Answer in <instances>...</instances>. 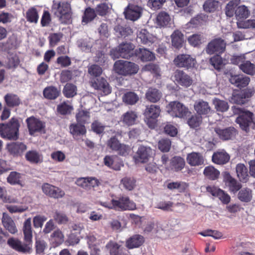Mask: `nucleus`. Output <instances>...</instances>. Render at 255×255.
Wrapping results in <instances>:
<instances>
[{
  "mask_svg": "<svg viewBox=\"0 0 255 255\" xmlns=\"http://www.w3.org/2000/svg\"><path fill=\"white\" fill-rule=\"evenodd\" d=\"M152 153V149L148 146L140 145L133 156L135 163L147 162Z\"/></svg>",
  "mask_w": 255,
  "mask_h": 255,
  "instance_id": "f3484780",
  "label": "nucleus"
},
{
  "mask_svg": "<svg viewBox=\"0 0 255 255\" xmlns=\"http://www.w3.org/2000/svg\"><path fill=\"white\" fill-rule=\"evenodd\" d=\"M77 71L75 70H63L60 74V81L62 83H66L73 79L74 73Z\"/></svg>",
  "mask_w": 255,
  "mask_h": 255,
  "instance_id": "e2e57ef3",
  "label": "nucleus"
},
{
  "mask_svg": "<svg viewBox=\"0 0 255 255\" xmlns=\"http://www.w3.org/2000/svg\"><path fill=\"white\" fill-rule=\"evenodd\" d=\"M207 18L208 16L205 14H198L190 20V23L193 27H197L205 23Z\"/></svg>",
  "mask_w": 255,
  "mask_h": 255,
  "instance_id": "4d7b16f0",
  "label": "nucleus"
},
{
  "mask_svg": "<svg viewBox=\"0 0 255 255\" xmlns=\"http://www.w3.org/2000/svg\"><path fill=\"white\" fill-rule=\"evenodd\" d=\"M250 14V12L248 7L244 5L238 6L235 12L236 18L238 20L247 18Z\"/></svg>",
  "mask_w": 255,
  "mask_h": 255,
  "instance_id": "c03bdc74",
  "label": "nucleus"
},
{
  "mask_svg": "<svg viewBox=\"0 0 255 255\" xmlns=\"http://www.w3.org/2000/svg\"><path fill=\"white\" fill-rule=\"evenodd\" d=\"M160 113V109L158 106L151 105L146 107L144 114L146 118L145 122L149 128H155Z\"/></svg>",
  "mask_w": 255,
  "mask_h": 255,
  "instance_id": "6e6552de",
  "label": "nucleus"
},
{
  "mask_svg": "<svg viewBox=\"0 0 255 255\" xmlns=\"http://www.w3.org/2000/svg\"><path fill=\"white\" fill-rule=\"evenodd\" d=\"M214 131L219 138L223 141L232 140L235 138L238 134V130L232 126L223 128L217 127L215 128Z\"/></svg>",
  "mask_w": 255,
  "mask_h": 255,
  "instance_id": "4468645a",
  "label": "nucleus"
},
{
  "mask_svg": "<svg viewBox=\"0 0 255 255\" xmlns=\"http://www.w3.org/2000/svg\"><path fill=\"white\" fill-rule=\"evenodd\" d=\"M222 175L223 181L229 187L231 192L235 193L241 189L242 185L233 178L229 172H223Z\"/></svg>",
  "mask_w": 255,
  "mask_h": 255,
  "instance_id": "aec40b11",
  "label": "nucleus"
},
{
  "mask_svg": "<svg viewBox=\"0 0 255 255\" xmlns=\"http://www.w3.org/2000/svg\"><path fill=\"white\" fill-rule=\"evenodd\" d=\"M121 183L126 189L131 191L135 186L136 180L133 177H125L121 180Z\"/></svg>",
  "mask_w": 255,
  "mask_h": 255,
  "instance_id": "052dcab7",
  "label": "nucleus"
},
{
  "mask_svg": "<svg viewBox=\"0 0 255 255\" xmlns=\"http://www.w3.org/2000/svg\"><path fill=\"white\" fill-rule=\"evenodd\" d=\"M60 90L54 86H47L43 91L44 97L49 100L56 99L60 96Z\"/></svg>",
  "mask_w": 255,
  "mask_h": 255,
  "instance_id": "cd10ccee",
  "label": "nucleus"
},
{
  "mask_svg": "<svg viewBox=\"0 0 255 255\" xmlns=\"http://www.w3.org/2000/svg\"><path fill=\"white\" fill-rule=\"evenodd\" d=\"M137 39L143 44H149L154 42V37L147 30L141 29L137 34Z\"/></svg>",
  "mask_w": 255,
  "mask_h": 255,
  "instance_id": "f704fd0d",
  "label": "nucleus"
},
{
  "mask_svg": "<svg viewBox=\"0 0 255 255\" xmlns=\"http://www.w3.org/2000/svg\"><path fill=\"white\" fill-rule=\"evenodd\" d=\"M210 64L217 70H220L223 65V59L220 54H217L210 59Z\"/></svg>",
  "mask_w": 255,
  "mask_h": 255,
  "instance_id": "69168bd1",
  "label": "nucleus"
},
{
  "mask_svg": "<svg viewBox=\"0 0 255 255\" xmlns=\"http://www.w3.org/2000/svg\"><path fill=\"white\" fill-rule=\"evenodd\" d=\"M238 198L242 202H250L253 198L252 190L248 188L241 189L238 193Z\"/></svg>",
  "mask_w": 255,
  "mask_h": 255,
  "instance_id": "79ce46f5",
  "label": "nucleus"
},
{
  "mask_svg": "<svg viewBox=\"0 0 255 255\" xmlns=\"http://www.w3.org/2000/svg\"><path fill=\"white\" fill-rule=\"evenodd\" d=\"M73 108L72 106L68 105L64 102L57 107V112L58 114L62 116H66L71 114Z\"/></svg>",
  "mask_w": 255,
  "mask_h": 255,
  "instance_id": "3c124183",
  "label": "nucleus"
},
{
  "mask_svg": "<svg viewBox=\"0 0 255 255\" xmlns=\"http://www.w3.org/2000/svg\"><path fill=\"white\" fill-rule=\"evenodd\" d=\"M135 56L137 57L142 62L151 61L155 59L154 54L146 48H139L134 52Z\"/></svg>",
  "mask_w": 255,
  "mask_h": 255,
  "instance_id": "412c9836",
  "label": "nucleus"
},
{
  "mask_svg": "<svg viewBox=\"0 0 255 255\" xmlns=\"http://www.w3.org/2000/svg\"><path fill=\"white\" fill-rule=\"evenodd\" d=\"M4 100L6 106L9 108L18 106L21 101L17 95L12 93H8L4 97Z\"/></svg>",
  "mask_w": 255,
  "mask_h": 255,
  "instance_id": "ea45409f",
  "label": "nucleus"
},
{
  "mask_svg": "<svg viewBox=\"0 0 255 255\" xmlns=\"http://www.w3.org/2000/svg\"><path fill=\"white\" fill-rule=\"evenodd\" d=\"M25 18L28 22L36 24L39 19L37 9L34 7L29 8L26 12Z\"/></svg>",
  "mask_w": 255,
  "mask_h": 255,
  "instance_id": "37998d69",
  "label": "nucleus"
},
{
  "mask_svg": "<svg viewBox=\"0 0 255 255\" xmlns=\"http://www.w3.org/2000/svg\"><path fill=\"white\" fill-rule=\"evenodd\" d=\"M97 15L100 16H106L110 11V7L106 2H102L97 4L95 8Z\"/></svg>",
  "mask_w": 255,
  "mask_h": 255,
  "instance_id": "5fc2aeb1",
  "label": "nucleus"
},
{
  "mask_svg": "<svg viewBox=\"0 0 255 255\" xmlns=\"http://www.w3.org/2000/svg\"><path fill=\"white\" fill-rule=\"evenodd\" d=\"M236 172L241 182L246 183L248 181L249 177L248 170L244 164L239 163L237 165Z\"/></svg>",
  "mask_w": 255,
  "mask_h": 255,
  "instance_id": "58836bf2",
  "label": "nucleus"
},
{
  "mask_svg": "<svg viewBox=\"0 0 255 255\" xmlns=\"http://www.w3.org/2000/svg\"><path fill=\"white\" fill-rule=\"evenodd\" d=\"M219 2L215 0H207L203 4L204 10L208 12L215 11L218 7Z\"/></svg>",
  "mask_w": 255,
  "mask_h": 255,
  "instance_id": "680f3d73",
  "label": "nucleus"
},
{
  "mask_svg": "<svg viewBox=\"0 0 255 255\" xmlns=\"http://www.w3.org/2000/svg\"><path fill=\"white\" fill-rule=\"evenodd\" d=\"M137 115L133 111H128L123 115V121L128 126H131L135 124Z\"/></svg>",
  "mask_w": 255,
  "mask_h": 255,
  "instance_id": "6e6d98bb",
  "label": "nucleus"
},
{
  "mask_svg": "<svg viewBox=\"0 0 255 255\" xmlns=\"http://www.w3.org/2000/svg\"><path fill=\"white\" fill-rule=\"evenodd\" d=\"M2 223L4 227L10 233L14 234L17 232L16 227L13 220L5 213L3 214Z\"/></svg>",
  "mask_w": 255,
  "mask_h": 255,
  "instance_id": "2f4dec72",
  "label": "nucleus"
},
{
  "mask_svg": "<svg viewBox=\"0 0 255 255\" xmlns=\"http://www.w3.org/2000/svg\"><path fill=\"white\" fill-rule=\"evenodd\" d=\"M194 108L199 115H207L211 111V108L208 102L203 100L195 102Z\"/></svg>",
  "mask_w": 255,
  "mask_h": 255,
  "instance_id": "c756f323",
  "label": "nucleus"
},
{
  "mask_svg": "<svg viewBox=\"0 0 255 255\" xmlns=\"http://www.w3.org/2000/svg\"><path fill=\"white\" fill-rule=\"evenodd\" d=\"M19 127L18 120L12 118L8 123L0 124V135L3 138L16 140L19 137Z\"/></svg>",
  "mask_w": 255,
  "mask_h": 255,
  "instance_id": "f03ea898",
  "label": "nucleus"
},
{
  "mask_svg": "<svg viewBox=\"0 0 255 255\" xmlns=\"http://www.w3.org/2000/svg\"><path fill=\"white\" fill-rule=\"evenodd\" d=\"M213 104L215 109L218 112L223 113L227 111L229 109L228 103L224 100L215 99L213 101Z\"/></svg>",
  "mask_w": 255,
  "mask_h": 255,
  "instance_id": "13d9d810",
  "label": "nucleus"
},
{
  "mask_svg": "<svg viewBox=\"0 0 255 255\" xmlns=\"http://www.w3.org/2000/svg\"><path fill=\"white\" fill-rule=\"evenodd\" d=\"M42 190L47 196L55 199L61 198L65 195L64 191L60 188L47 183L42 185Z\"/></svg>",
  "mask_w": 255,
  "mask_h": 255,
  "instance_id": "a211bd4d",
  "label": "nucleus"
},
{
  "mask_svg": "<svg viewBox=\"0 0 255 255\" xmlns=\"http://www.w3.org/2000/svg\"><path fill=\"white\" fill-rule=\"evenodd\" d=\"M203 174L209 180H216L219 178L220 172L213 166L210 165L205 167Z\"/></svg>",
  "mask_w": 255,
  "mask_h": 255,
  "instance_id": "4c0bfd02",
  "label": "nucleus"
},
{
  "mask_svg": "<svg viewBox=\"0 0 255 255\" xmlns=\"http://www.w3.org/2000/svg\"><path fill=\"white\" fill-rule=\"evenodd\" d=\"M168 112L173 117L184 118L191 114L188 108L179 102H170L168 107Z\"/></svg>",
  "mask_w": 255,
  "mask_h": 255,
  "instance_id": "0eeeda50",
  "label": "nucleus"
},
{
  "mask_svg": "<svg viewBox=\"0 0 255 255\" xmlns=\"http://www.w3.org/2000/svg\"><path fill=\"white\" fill-rule=\"evenodd\" d=\"M6 149L9 155L17 157L22 155L27 149V146L22 142L15 141L7 143Z\"/></svg>",
  "mask_w": 255,
  "mask_h": 255,
  "instance_id": "dca6fc26",
  "label": "nucleus"
},
{
  "mask_svg": "<svg viewBox=\"0 0 255 255\" xmlns=\"http://www.w3.org/2000/svg\"><path fill=\"white\" fill-rule=\"evenodd\" d=\"M185 166L184 159L179 156H175L170 159L169 166L167 167L166 169L178 172L182 170Z\"/></svg>",
  "mask_w": 255,
  "mask_h": 255,
  "instance_id": "5701e85b",
  "label": "nucleus"
},
{
  "mask_svg": "<svg viewBox=\"0 0 255 255\" xmlns=\"http://www.w3.org/2000/svg\"><path fill=\"white\" fill-rule=\"evenodd\" d=\"M240 0H231L225 7V14L227 16L231 17L233 16L235 12V8L239 5Z\"/></svg>",
  "mask_w": 255,
  "mask_h": 255,
  "instance_id": "a18cd8bd",
  "label": "nucleus"
},
{
  "mask_svg": "<svg viewBox=\"0 0 255 255\" xmlns=\"http://www.w3.org/2000/svg\"><path fill=\"white\" fill-rule=\"evenodd\" d=\"M227 43L221 37L215 38L209 42L206 47V52L209 54H222L226 48Z\"/></svg>",
  "mask_w": 255,
  "mask_h": 255,
  "instance_id": "1a4fd4ad",
  "label": "nucleus"
},
{
  "mask_svg": "<svg viewBox=\"0 0 255 255\" xmlns=\"http://www.w3.org/2000/svg\"><path fill=\"white\" fill-rule=\"evenodd\" d=\"M172 46L177 49L183 46L184 42V35L179 30H175L171 35Z\"/></svg>",
  "mask_w": 255,
  "mask_h": 255,
  "instance_id": "473e14b6",
  "label": "nucleus"
},
{
  "mask_svg": "<svg viewBox=\"0 0 255 255\" xmlns=\"http://www.w3.org/2000/svg\"><path fill=\"white\" fill-rule=\"evenodd\" d=\"M106 247L109 250L111 255H128L126 249L116 242L110 241Z\"/></svg>",
  "mask_w": 255,
  "mask_h": 255,
  "instance_id": "393cba45",
  "label": "nucleus"
},
{
  "mask_svg": "<svg viewBox=\"0 0 255 255\" xmlns=\"http://www.w3.org/2000/svg\"><path fill=\"white\" fill-rule=\"evenodd\" d=\"M172 77L174 82L185 88L190 86L193 82V79L190 75L183 70L180 69L175 71Z\"/></svg>",
  "mask_w": 255,
  "mask_h": 255,
  "instance_id": "ddd939ff",
  "label": "nucleus"
},
{
  "mask_svg": "<svg viewBox=\"0 0 255 255\" xmlns=\"http://www.w3.org/2000/svg\"><path fill=\"white\" fill-rule=\"evenodd\" d=\"M119 37H126L132 33V29L128 26L116 25L114 28Z\"/></svg>",
  "mask_w": 255,
  "mask_h": 255,
  "instance_id": "49530a36",
  "label": "nucleus"
},
{
  "mask_svg": "<svg viewBox=\"0 0 255 255\" xmlns=\"http://www.w3.org/2000/svg\"><path fill=\"white\" fill-rule=\"evenodd\" d=\"M63 93L67 98H72L77 94V87L71 83H67L64 87Z\"/></svg>",
  "mask_w": 255,
  "mask_h": 255,
  "instance_id": "de8ad7c7",
  "label": "nucleus"
},
{
  "mask_svg": "<svg viewBox=\"0 0 255 255\" xmlns=\"http://www.w3.org/2000/svg\"><path fill=\"white\" fill-rule=\"evenodd\" d=\"M144 242L145 239L143 236L139 234H135L126 240V246L128 249H133L140 247Z\"/></svg>",
  "mask_w": 255,
  "mask_h": 255,
  "instance_id": "4be33fe9",
  "label": "nucleus"
},
{
  "mask_svg": "<svg viewBox=\"0 0 255 255\" xmlns=\"http://www.w3.org/2000/svg\"><path fill=\"white\" fill-rule=\"evenodd\" d=\"M202 122L201 116L197 115H192L187 121V124L191 128H195L199 127Z\"/></svg>",
  "mask_w": 255,
  "mask_h": 255,
  "instance_id": "bf43d9fd",
  "label": "nucleus"
},
{
  "mask_svg": "<svg viewBox=\"0 0 255 255\" xmlns=\"http://www.w3.org/2000/svg\"><path fill=\"white\" fill-rule=\"evenodd\" d=\"M142 12L141 7L133 3H128L125 9L124 14L127 19L134 21L140 18Z\"/></svg>",
  "mask_w": 255,
  "mask_h": 255,
  "instance_id": "2eb2a0df",
  "label": "nucleus"
},
{
  "mask_svg": "<svg viewBox=\"0 0 255 255\" xmlns=\"http://www.w3.org/2000/svg\"><path fill=\"white\" fill-rule=\"evenodd\" d=\"M230 81L232 84L241 88L246 87L249 84L250 79L247 76L238 75L232 76Z\"/></svg>",
  "mask_w": 255,
  "mask_h": 255,
  "instance_id": "7c9ffc66",
  "label": "nucleus"
},
{
  "mask_svg": "<svg viewBox=\"0 0 255 255\" xmlns=\"http://www.w3.org/2000/svg\"><path fill=\"white\" fill-rule=\"evenodd\" d=\"M134 46L131 43H123L112 49L110 55L115 59L120 57L128 59L134 55Z\"/></svg>",
  "mask_w": 255,
  "mask_h": 255,
  "instance_id": "39448f33",
  "label": "nucleus"
},
{
  "mask_svg": "<svg viewBox=\"0 0 255 255\" xmlns=\"http://www.w3.org/2000/svg\"><path fill=\"white\" fill-rule=\"evenodd\" d=\"M25 157L27 161L33 164L40 163H42L43 160L42 154L40 153L36 150L28 151L25 155Z\"/></svg>",
  "mask_w": 255,
  "mask_h": 255,
  "instance_id": "c85d7f7f",
  "label": "nucleus"
},
{
  "mask_svg": "<svg viewBox=\"0 0 255 255\" xmlns=\"http://www.w3.org/2000/svg\"><path fill=\"white\" fill-rule=\"evenodd\" d=\"M157 23L160 26H165L168 25L170 21L169 15L166 12H159L156 17Z\"/></svg>",
  "mask_w": 255,
  "mask_h": 255,
  "instance_id": "603ef678",
  "label": "nucleus"
},
{
  "mask_svg": "<svg viewBox=\"0 0 255 255\" xmlns=\"http://www.w3.org/2000/svg\"><path fill=\"white\" fill-rule=\"evenodd\" d=\"M101 205L109 209L116 211H133L136 209V204L126 195L117 197L112 199L110 202H102Z\"/></svg>",
  "mask_w": 255,
  "mask_h": 255,
  "instance_id": "f257e3e1",
  "label": "nucleus"
},
{
  "mask_svg": "<svg viewBox=\"0 0 255 255\" xmlns=\"http://www.w3.org/2000/svg\"><path fill=\"white\" fill-rule=\"evenodd\" d=\"M97 15L94 8L87 7L85 8L82 17V23L87 24L93 21Z\"/></svg>",
  "mask_w": 255,
  "mask_h": 255,
  "instance_id": "c9c22d12",
  "label": "nucleus"
},
{
  "mask_svg": "<svg viewBox=\"0 0 255 255\" xmlns=\"http://www.w3.org/2000/svg\"><path fill=\"white\" fill-rule=\"evenodd\" d=\"M247 97L246 92L241 91L239 93L234 94L233 95L232 100L238 105H243L246 103Z\"/></svg>",
  "mask_w": 255,
  "mask_h": 255,
  "instance_id": "774afa93",
  "label": "nucleus"
},
{
  "mask_svg": "<svg viewBox=\"0 0 255 255\" xmlns=\"http://www.w3.org/2000/svg\"><path fill=\"white\" fill-rule=\"evenodd\" d=\"M69 130L73 136L83 135L87 132L85 125L79 123L71 124L69 126Z\"/></svg>",
  "mask_w": 255,
  "mask_h": 255,
  "instance_id": "e433bc0d",
  "label": "nucleus"
},
{
  "mask_svg": "<svg viewBox=\"0 0 255 255\" xmlns=\"http://www.w3.org/2000/svg\"><path fill=\"white\" fill-rule=\"evenodd\" d=\"M171 142L167 138H163L158 142V147L162 152H168L171 147Z\"/></svg>",
  "mask_w": 255,
  "mask_h": 255,
  "instance_id": "338daca9",
  "label": "nucleus"
},
{
  "mask_svg": "<svg viewBox=\"0 0 255 255\" xmlns=\"http://www.w3.org/2000/svg\"><path fill=\"white\" fill-rule=\"evenodd\" d=\"M186 160L191 166H198L204 164V159L201 153L192 152L187 155Z\"/></svg>",
  "mask_w": 255,
  "mask_h": 255,
  "instance_id": "b1692460",
  "label": "nucleus"
},
{
  "mask_svg": "<svg viewBox=\"0 0 255 255\" xmlns=\"http://www.w3.org/2000/svg\"><path fill=\"white\" fill-rule=\"evenodd\" d=\"M240 69L245 73L248 75H254L255 74V65L250 61H245L240 65Z\"/></svg>",
  "mask_w": 255,
  "mask_h": 255,
  "instance_id": "09e8293b",
  "label": "nucleus"
},
{
  "mask_svg": "<svg viewBox=\"0 0 255 255\" xmlns=\"http://www.w3.org/2000/svg\"><path fill=\"white\" fill-rule=\"evenodd\" d=\"M173 63L177 67L188 70L195 66L196 60L189 54H180L175 57Z\"/></svg>",
  "mask_w": 255,
  "mask_h": 255,
  "instance_id": "9d476101",
  "label": "nucleus"
},
{
  "mask_svg": "<svg viewBox=\"0 0 255 255\" xmlns=\"http://www.w3.org/2000/svg\"><path fill=\"white\" fill-rule=\"evenodd\" d=\"M138 100V96L132 92H128L125 94L123 97V102L128 105H134Z\"/></svg>",
  "mask_w": 255,
  "mask_h": 255,
  "instance_id": "8fccbe9b",
  "label": "nucleus"
},
{
  "mask_svg": "<svg viewBox=\"0 0 255 255\" xmlns=\"http://www.w3.org/2000/svg\"><path fill=\"white\" fill-rule=\"evenodd\" d=\"M232 109L234 114L239 115L236 122L240 125L243 130L245 131L249 130V126L253 121V113L237 106H233Z\"/></svg>",
  "mask_w": 255,
  "mask_h": 255,
  "instance_id": "20e7f679",
  "label": "nucleus"
},
{
  "mask_svg": "<svg viewBox=\"0 0 255 255\" xmlns=\"http://www.w3.org/2000/svg\"><path fill=\"white\" fill-rule=\"evenodd\" d=\"M162 97V93L158 89L150 87L148 89L145 93V98L147 101L151 103H156Z\"/></svg>",
  "mask_w": 255,
  "mask_h": 255,
  "instance_id": "72a5a7b5",
  "label": "nucleus"
},
{
  "mask_svg": "<svg viewBox=\"0 0 255 255\" xmlns=\"http://www.w3.org/2000/svg\"><path fill=\"white\" fill-rule=\"evenodd\" d=\"M7 245L9 248L20 253H29L32 249V246L27 242L21 241L17 238L10 237L7 241Z\"/></svg>",
  "mask_w": 255,
  "mask_h": 255,
  "instance_id": "9b49d317",
  "label": "nucleus"
},
{
  "mask_svg": "<svg viewBox=\"0 0 255 255\" xmlns=\"http://www.w3.org/2000/svg\"><path fill=\"white\" fill-rule=\"evenodd\" d=\"M53 7L56 9L55 14L60 18L63 23H68L70 22L71 19V5L69 2L67 1L54 2Z\"/></svg>",
  "mask_w": 255,
  "mask_h": 255,
  "instance_id": "423d86ee",
  "label": "nucleus"
},
{
  "mask_svg": "<svg viewBox=\"0 0 255 255\" xmlns=\"http://www.w3.org/2000/svg\"><path fill=\"white\" fill-rule=\"evenodd\" d=\"M230 159L229 154L224 150L217 151L212 155V161L219 165H224L228 163Z\"/></svg>",
  "mask_w": 255,
  "mask_h": 255,
  "instance_id": "a878e982",
  "label": "nucleus"
},
{
  "mask_svg": "<svg viewBox=\"0 0 255 255\" xmlns=\"http://www.w3.org/2000/svg\"><path fill=\"white\" fill-rule=\"evenodd\" d=\"M26 123L30 135H33L35 132H41L45 128V124L34 117H30L26 120Z\"/></svg>",
  "mask_w": 255,
  "mask_h": 255,
  "instance_id": "6ab92c4d",
  "label": "nucleus"
},
{
  "mask_svg": "<svg viewBox=\"0 0 255 255\" xmlns=\"http://www.w3.org/2000/svg\"><path fill=\"white\" fill-rule=\"evenodd\" d=\"M22 175L23 174L16 171H12L7 177V182L11 185H18L22 187Z\"/></svg>",
  "mask_w": 255,
  "mask_h": 255,
  "instance_id": "a19ab883",
  "label": "nucleus"
},
{
  "mask_svg": "<svg viewBox=\"0 0 255 255\" xmlns=\"http://www.w3.org/2000/svg\"><path fill=\"white\" fill-rule=\"evenodd\" d=\"M24 235V241L27 242L32 246V229L31 227V219H27L23 223L22 228Z\"/></svg>",
  "mask_w": 255,
  "mask_h": 255,
  "instance_id": "bb28decb",
  "label": "nucleus"
},
{
  "mask_svg": "<svg viewBox=\"0 0 255 255\" xmlns=\"http://www.w3.org/2000/svg\"><path fill=\"white\" fill-rule=\"evenodd\" d=\"M90 82L93 88L100 91L104 95H108L111 93L112 89L109 83L103 77H92Z\"/></svg>",
  "mask_w": 255,
  "mask_h": 255,
  "instance_id": "f8f14e48",
  "label": "nucleus"
},
{
  "mask_svg": "<svg viewBox=\"0 0 255 255\" xmlns=\"http://www.w3.org/2000/svg\"><path fill=\"white\" fill-rule=\"evenodd\" d=\"M20 60L19 57L16 54L10 55L8 58L6 68L7 69H15L19 64Z\"/></svg>",
  "mask_w": 255,
  "mask_h": 255,
  "instance_id": "0e129e2a",
  "label": "nucleus"
},
{
  "mask_svg": "<svg viewBox=\"0 0 255 255\" xmlns=\"http://www.w3.org/2000/svg\"><path fill=\"white\" fill-rule=\"evenodd\" d=\"M76 119L77 123L84 125L90 119V113L87 111L79 110L76 115Z\"/></svg>",
  "mask_w": 255,
  "mask_h": 255,
  "instance_id": "864d4df0",
  "label": "nucleus"
},
{
  "mask_svg": "<svg viewBox=\"0 0 255 255\" xmlns=\"http://www.w3.org/2000/svg\"><path fill=\"white\" fill-rule=\"evenodd\" d=\"M114 67L116 73L124 76L134 75L139 70V66L137 64L122 60L116 61Z\"/></svg>",
  "mask_w": 255,
  "mask_h": 255,
  "instance_id": "7ed1b4c3",
  "label": "nucleus"
}]
</instances>
